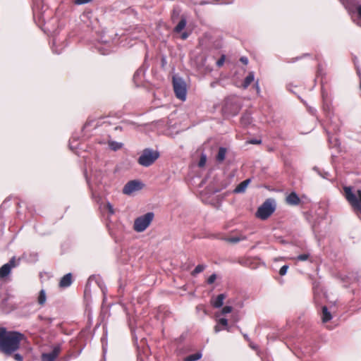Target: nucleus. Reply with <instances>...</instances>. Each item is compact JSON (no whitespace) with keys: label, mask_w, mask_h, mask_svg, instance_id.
<instances>
[{"label":"nucleus","mask_w":361,"mask_h":361,"mask_svg":"<svg viewBox=\"0 0 361 361\" xmlns=\"http://www.w3.org/2000/svg\"><path fill=\"white\" fill-rule=\"evenodd\" d=\"M24 335L18 331H10L0 345V350L6 355H11L19 349Z\"/></svg>","instance_id":"nucleus-1"},{"label":"nucleus","mask_w":361,"mask_h":361,"mask_svg":"<svg viewBox=\"0 0 361 361\" xmlns=\"http://www.w3.org/2000/svg\"><path fill=\"white\" fill-rule=\"evenodd\" d=\"M118 44L117 35H114V38L103 35L101 36L96 49L102 55H107L114 50V48Z\"/></svg>","instance_id":"nucleus-2"},{"label":"nucleus","mask_w":361,"mask_h":361,"mask_svg":"<svg viewBox=\"0 0 361 361\" xmlns=\"http://www.w3.org/2000/svg\"><path fill=\"white\" fill-rule=\"evenodd\" d=\"M104 173L101 170H94L90 178L86 177L87 182L93 197H96L102 190Z\"/></svg>","instance_id":"nucleus-3"},{"label":"nucleus","mask_w":361,"mask_h":361,"mask_svg":"<svg viewBox=\"0 0 361 361\" xmlns=\"http://www.w3.org/2000/svg\"><path fill=\"white\" fill-rule=\"evenodd\" d=\"M159 151L152 148H145L142 150L141 155L137 159V163L145 167H148L153 164L159 157Z\"/></svg>","instance_id":"nucleus-4"},{"label":"nucleus","mask_w":361,"mask_h":361,"mask_svg":"<svg viewBox=\"0 0 361 361\" xmlns=\"http://www.w3.org/2000/svg\"><path fill=\"white\" fill-rule=\"evenodd\" d=\"M345 196L348 202L353 207L357 214H361V190H357L355 194L352 191V188L345 186L343 188Z\"/></svg>","instance_id":"nucleus-5"},{"label":"nucleus","mask_w":361,"mask_h":361,"mask_svg":"<svg viewBox=\"0 0 361 361\" xmlns=\"http://www.w3.org/2000/svg\"><path fill=\"white\" fill-rule=\"evenodd\" d=\"M174 94L178 99L184 102L187 97V84L185 80L178 75L172 78Z\"/></svg>","instance_id":"nucleus-6"},{"label":"nucleus","mask_w":361,"mask_h":361,"mask_svg":"<svg viewBox=\"0 0 361 361\" xmlns=\"http://www.w3.org/2000/svg\"><path fill=\"white\" fill-rule=\"evenodd\" d=\"M154 217V214L152 212L137 217L134 221L133 229L138 233L145 231L153 221Z\"/></svg>","instance_id":"nucleus-7"},{"label":"nucleus","mask_w":361,"mask_h":361,"mask_svg":"<svg viewBox=\"0 0 361 361\" xmlns=\"http://www.w3.org/2000/svg\"><path fill=\"white\" fill-rule=\"evenodd\" d=\"M275 209L274 201L271 199H267L258 208L256 216L262 220H266L274 212Z\"/></svg>","instance_id":"nucleus-8"},{"label":"nucleus","mask_w":361,"mask_h":361,"mask_svg":"<svg viewBox=\"0 0 361 361\" xmlns=\"http://www.w3.org/2000/svg\"><path fill=\"white\" fill-rule=\"evenodd\" d=\"M240 109V105L234 99L227 98L222 107V111L227 116H235Z\"/></svg>","instance_id":"nucleus-9"},{"label":"nucleus","mask_w":361,"mask_h":361,"mask_svg":"<svg viewBox=\"0 0 361 361\" xmlns=\"http://www.w3.org/2000/svg\"><path fill=\"white\" fill-rule=\"evenodd\" d=\"M142 186V183L138 180H130L124 185L123 192L126 195H130L135 191L141 190Z\"/></svg>","instance_id":"nucleus-10"},{"label":"nucleus","mask_w":361,"mask_h":361,"mask_svg":"<svg viewBox=\"0 0 361 361\" xmlns=\"http://www.w3.org/2000/svg\"><path fill=\"white\" fill-rule=\"evenodd\" d=\"M286 200L288 204L293 206L298 205L300 202V199L295 192H291Z\"/></svg>","instance_id":"nucleus-11"},{"label":"nucleus","mask_w":361,"mask_h":361,"mask_svg":"<svg viewBox=\"0 0 361 361\" xmlns=\"http://www.w3.org/2000/svg\"><path fill=\"white\" fill-rule=\"evenodd\" d=\"M233 0H202L198 2L200 5H205V4H233ZM195 4H197L196 2Z\"/></svg>","instance_id":"nucleus-12"},{"label":"nucleus","mask_w":361,"mask_h":361,"mask_svg":"<svg viewBox=\"0 0 361 361\" xmlns=\"http://www.w3.org/2000/svg\"><path fill=\"white\" fill-rule=\"evenodd\" d=\"M72 283V274L71 273H68L64 275L59 282V286L61 288H68Z\"/></svg>","instance_id":"nucleus-13"},{"label":"nucleus","mask_w":361,"mask_h":361,"mask_svg":"<svg viewBox=\"0 0 361 361\" xmlns=\"http://www.w3.org/2000/svg\"><path fill=\"white\" fill-rule=\"evenodd\" d=\"M250 181H251L250 178H247V179L242 181L235 187V188L233 190V192L235 194L243 193L245 191V190H246L247 185H249V183H250Z\"/></svg>","instance_id":"nucleus-14"},{"label":"nucleus","mask_w":361,"mask_h":361,"mask_svg":"<svg viewBox=\"0 0 361 361\" xmlns=\"http://www.w3.org/2000/svg\"><path fill=\"white\" fill-rule=\"evenodd\" d=\"M321 318L323 323H326L332 319V315L326 306L322 307Z\"/></svg>","instance_id":"nucleus-15"},{"label":"nucleus","mask_w":361,"mask_h":361,"mask_svg":"<svg viewBox=\"0 0 361 361\" xmlns=\"http://www.w3.org/2000/svg\"><path fill=\"white\" fill-rule=\"evenodd\" d=\"M323 111L325 113L326 118L329 119L331 124H332V106L331 104L329 102H328V101L323 102Z\"/></svg>","instance_id":"nucleus-16"},{"label":"nucleus","mask_w":361,"mask_h":361,"mask_svg":"<svg viewBox=\"0 0 361 361\" xmlns=\"http://www.w3.org/2000/svg\"><path fill=\"white\" fill-rule=\"evenodd\" d=\"M298 348L304 356L310 355L312 353V348L310 346H306L305 343H302V341H298Z\"/></svg>","instance_id":"nucleus-17"},{"label":"nucleus","mask_w":361,"mask_h":361,"mask_svg":"<svg viewBox=\"0 0 361 361\" xmlns=\"http://www.w3.org/2000/svg\"><path fill=\"white\" fill-rule=\"evenodd\" d=\"M187 20L183 16H181L180 20L178 22L177 25L173 28V32L176 33H180L186 26Z\"/></svg>","instance_id":"nucleus-18"},{"label":"nucleus","mask_w":361,"mask_h":361,"mask_svg":"<svg viewBox=\"0 0 361 361\" xmlns=\"http://www.w3.org/2000/svg\"><path fill=\"white\" fill-rule=\"evenodd\" d=\"M227 152V149L224 147H220L219 152L216 156V160L219 163H221L224 161Z\"/></svg>","instance_id":"nucleus-19"},{"label":"nucleus","mask_w":361,"mask_h":361,"mask_svg":"<svg viewBox=\"0 0 361 361\" xmlns=\"http://www.w3.org/2000/svg\"><path fill=\"white\" fill-rule=\"evenodd\" d=\"M226 295L224 293L218 295L214 301L212 302L213 307L215 308H219L222 307Z\"/></svg>","instance_id":"nucleus-20"},{"label":"nucleus","mask_w":361,"mask_h":361,"mask_svg":"<svg viewBox=\"0 0 361 361\" xmlns=\"http://www.w3.org/2000/svg\"><path fill=\"white\" fill-rule=\"evenodd\" d=\"M255 80V73L253 71L249 72L248 75L245 77L243 82V87L244 89H247L250 85Z\"/></svg>","instance_id":"nucleus-21"},{"label":"nucleus","mask_w":361,"mask_h":361,"mask_svg":"<svg viewBox=\"0 0 361 361\" xmlns=\"http://www.w3.org/2000/svg\"><path fill=\"white\" fill-rule=\"evenodd\" d=\"M252 121L251 114L249 112L244 113L240 118V123L243 126H247Z\"/></svg>","instance_id":"nucleus-22"},{"label":"nucleus","mask_w":361,"mask_h":361,"mask_svg":"<svg viewBox=\"0 0 361 361\" xmlns=\"http://www.w3.org/2000/svg\"><path fill=\"white\" fill-rule=\"evenodd\" d=\"M11 267L5 264L0 268V278H4L8 276L11 271Z\"/></svg>","instance_id":"nucleus-23"},{"label":"nucleus","mask_w":361,"mask_h":361,"mask_svg":"<svg viewBox=\"0 0 361 361\" xmlns=\"http://www.w3.org/2000/svg\"><path fill=\"white\" fill-rule=\"evenodd\" d=\"M47 301V295L46 292L44 289H42L37 297V302L39 305L43 306L46 303Z\"/></svg>","instance_id":"nucleus-24"},{"label":"nucleus","mask_w":361,"mask_h":361,"mask_svg":"<svg viewBox=\"0 0 361 361\" xmlns=\"http://www.w3.org/2000/svg\"><path fill=\"white\" fill-rule=\"evenodd\" d=\"M219 325H221L224 326V329H226L228 327V320L226 318H221L219 319L218 324L215 326L214 330L215 332H219L221 330V329L219 328Z\"/></svg>","instance_id":"nucleus-25"},{"label":"nucleus","mask_w":361,"mask_h":361,"mask_svg":"<svg viewBox=\"0 0 361 361\" xmlns=\"http://www.w3.org/2000/svg\"><path fill=\"white\" fill-rule=\"evenodd\" d=\"M202 356V353L197 352L196 353L190 355L184 358V361H196L200 360Z\"/></svg>","instance_id":"nucleus-26"},{"label":"nucleus","mask_w":361,"mask_h":361,"mask_svg":"<svg viewBox=\"0 0 361 361\" xmlns=\"http://www.w3.org/2000/svg\"><path fill=\"white\" fill-rule=\"evenodd\" d=\"M109 147L111 149L117 151L122 148L123 143L111 140L109 142Z\"/></svg>","instance_id":"nucleus-27"},{"label":"nucleus","mask_w":361,"mask_h":361,"mask_svg":"<svg viewBox=\"0 0 361 361\" xmlns=\"http://www.w3.org/2000/svg\"><path fill=\"white\" fill-rule=\"evenodd\" d=\"M247 239V237L245 235H240V236H233L228 238L226 239V241L231 243H237L240 241L245 240Z\"/></svg>","instance_id":"nucleus-28"},{"label":"nucleus","mask_w":361,"mask_h":361,"mask_svg":"<svg viewBox=\"0 0 361 361\" xmlns=\"http://www.w3.org/2000/svg\"><path fill=\"white\" fill-rule=\"evenodd\" d=\"M207 267L204 264H198L195 269L192 271L191 275L195 276L197 274L202 272Z\"/></svg>","instance_id":"nucleus-29"},{"label":"nucleus","mask_w":361,"mask_h":361,"mask_svg":"<svg viewBox=\"0 0 361 361\" xmlns=\"http://www.w3.org/2000/svg\"><path fill=\"white\" fill-rule=\"evenodd\" d=\"M10 331H7L5 327H0V345L2 343V341L7 336Z\"/></svg>","instance_id":"nucleus-30"},{"label":"nucleus","mask_w":361,"mask_h":361,"mask_svg":"<svg viewBox=\"0 0 361 361\" xmlns=\"http://www.w3.org/2000/svg\"><path fill=\"white\" fill-rule=\"evenodd\" d=\"M56 357L54 355H52L50 353H43L42 355V361H54Z\"/></svg>","instance_id":"nucleus-31"},{"label":"nucleus","mask_w":361,"mask_h":361,"mask_svg":"<svg viewBox=\"0 0 361 361\" xmlns=\"http://www.w3.org/2000/svg\"><path fill=\"white\" fill-rule=\"evenodd\" d=\"M19 262H20V259H16L15 257H13L8 261V262H7L6 264H8L11 267V268L12 269V268L18 267L19 264Z\"/></svg>","instance_id":"nucleus-32"},{"label":"nucleus","mask_w":361,"mask_h":361,"mask_svg":"<svg viewBox=\"0 0 361 361\" xmlns=\"http://www.w3.org/2000/svg\"><path fill=\"white\" fill-rule=\"evenodd\" d=\"M78 137L73 135L69 141V147L71 150H73L74 149H76L78 147V144H74L75 142H77Z\"/></svg>","instance_id":"nucleus-33"},{"label":"nucleus","mask_w":361,"mask_h":361,"mask_svg":"<svg viewBox=\"0 0 361 361\" xmlns=\"http://www.w3.org/2000/svg\"><path fill=\"white\" fill-rule=\"evenodd\" d=\"M310 257V254L309 253H304V254H301V255H298L296 257H295V259L297 261H306L309 259Z\"/></svg>","instance_id":"nucleus-34"},{"label":"nucleus","mask_w":361,"mask_h":361,"mask_svg":"<svg viewBox=\"0 0 361 361\" xmlns=\"http://www.w3.org/2000/svg\"><path fill=\"white\" fill-rule=\"evenodd\" d=\"M104 209L107 210L109 215H113L115 212L113 205L109 202L106 203V204L104 207Z\"/></svg>","instance_id":"nucleus-35"},{"label":"nucleus","mask_w":361,"mask_h":361,"mask_svg":"<svg viewBox=\"0 0 361 361\" xmlns=\"http://www.w3.org/2000/svg\"><path fill=\"white\" fill-rule=\"evenodd\" d=\"M144 73H145V70L143 68H140L137 69L136 71V72L134 73L133 80L135 81L139 77L144 75Z\"/></svg>","instance_id":"nucleus-36"},{"label":"nucleus","mask_w":361,"mask_h":361,"mask_svg":"<svg viewBox=\"0 0 361 361\" xmlns=\"http://www.w3.org/2000/svg\"><path fill=\"white\" fill-rule=\"evenodd\" d=\"M61 351V346L59 345H55L53 348V350H51V352H50V353L52 355H54V357H57L59 353Z\"/></svg>","instance_id":"nucleus-37"},{"label":"nucleus","mask_w":361,"mask_h":361,"mask_svg":"<svg viewBox=\"0 0 361 361\" xmlns=\"http://www.w3.org/2000/svg\"><path fill=\"white\" fill-rule=\"evenodd\" d=\"M326 133L328 134V140H329V142L332 144L334 147L336 146H338L340 145L339 142H338V140L337 138H334V141L333 142V137L329 135V131L327 130L326 131Z\"/></svg>","instance_id":"nucleus-38"},{"label":"nucleus","mask_w":361,"mask_h":361,"mask_svg":"<svg viewBox=\"0 0 361 361\" xmlns=\"http://www.w3.org/2000/svg\"><path fill=\"white\" fill-rule=\"evenodd\" d=\"M314 170L316 171L319 176H321L322 178L329 179V173L328 172H324V173H322L320 170L317 167H314Z\"/></svg>","instance_id":"nucleus-39"},{"label":"nucleus","mask_w":361,"mask_h":361,"mask_svg":"<svg viewBox=\"0 0 361 361\" xmlns=\"http://www.w3.org/2000/svg\"><path fill=\"white\" fill-rule=\"evenodd\" d=\"M206 161H207V157H206V155L202 154V155L201 156V158H200V161H199L198 166H199L200 167H202V166H204L205 165V164H206Z\"/></svg>","instance_id":"nucleus-40"},{"label":"nucleus","mask_w":361,"mask_h":361,"mask_svg":"<svg viewBox=\"0 0 361 361\" xmlns=\"http://www.w3.org/2000/svg\"><path fill=\"white\" fill-rule=\"evenodd\" d=\"M288 269V265L285 264V265L282 266L281 268L279 270V274L281 276L286 275V273H287Z\"/></svg>","instance_id":"nucleus-41"},{"label":"nucleus","mask_w":361,"mask_h":361,"mask_svg":"<svg viewBox=\"0 0 361 361\" xmlns=\"http://www.w3.org/2000/svg\"><path fill=\"white\" fill-rule=\"evenodd\" d=\"M225 59H226V56L225 55H221V56L218 59V61H216V66L218 67H221L224 65V61H225Z\"/></svg>","instance_id":"nucleus-42"},{"label":"nucleus","mask_w":361,"mask_h":361,"mask_svg":"<svg viewBox=\"0 0 361 361\" xmlns=\"http://www.w3.org/2000/svg\"><path fill=\"white\" fill-rule=\"evenodd\" d=\"M232 307L231 306H225L223 307L222 310H221V312L223 314H228L230 312H231L232 311Z\"/></svg>","instance_id":"nucleus-43"},{"label":"nucleus","mask_w":361,"mask_h":361,"mask_svg":"<svg viewBox=\"0 0 361 361\" xmlns=\"http://www.w3.org/2000/svg\"><path fill=\"white\" fill-rule=\"evenodd\" d=\"M216 279V274H212V275H211V276L207 279V283H208V284H212V283L215 281Z\"/></svg>","instance_id":"nucleus-44"},{"label":"nucleus","mask_w":361,"mask_h":361,"mask_svg":"<svg viewBox=\"0 0 361 361\" xmlns=\"http://www.w3.org/2000/svg\"><path fill=\"white\" fill-rule=\"evenodd\" d=\"M92 0H75L74 3L76 5H82L91 2Z\"/></svg>","instance_id":"nucleus-45"},{"label":"nucleus","mask_w":361,"mask_h":361,"mask_svg":"<svg viewBox=\"0 0 361 361\" xmlns=\"http://www.w3.org/2000/svg\"><path fill=\"white\" fill-rule=\"evenodd\" d=\"M348 277L353 280L352 283L353 282H356V281H359V276H358V274L357 273L356 274H352V276H349Z\"/></svg>","instance_id":"nucleus-46"},{"label":"nucleus","mask_w":361,"mask_h":361,"mask_svg":"<svg viewBox=\"0 0 361 361\" xmlns=\"http://www.w3.org/2000/svg\"><path fill=\"white\" fill-rule=\"evenodd\" d=\"M13 358L16 360V361H23V357L22 355H20V353H15L13 355Z\"/></svg>","instance_id":"nucleus-47"},{"label":"nucleus","mask_w":361,"mask_h":361,"mask_svg":"<svg viewBox=\"0 0 361 361\" xmlns=\"http://www.w3.org/2000/svg\"><path fill=\"white\" fill-rule=\"evenodd\" d=\"M322 97L323 102H327L328 93L324 89H322Z\"/></svg>","instance_id":"nucleus-48"},{"label":"nucleus","mask_w":361,"mask_h":361,"mask_svg":"<svg viewBox=\"0 0 361 361\" xmlns=\"http://www.w3.org/2000/svg\"><path fill=\"white\" fill-rule=\"evenodd\" d=\"M178 15H179V12L176 11V9H173V13H172V16H171V19H172L173 22L175 21V20L177 18Z\"/></svg>","instance_id":"nucleus-49"},{"label":"nucleus","mask_w":361,"mask_h":361,"mask_svg":"<svg viewBox=\"0 0 361 361\" xmlns=\"http://www.w3.org/2000/svg\"><path fill=\"white\" fill-rule=\"evenodd\" d=\"M317 74V76H319V75L322 76L323 75V68H322V66L321 64L318 65Z\"/></svg>","instance_id":"nucleus-50"},{"label":"nucleus","mask_w":361,"mask_h":361,"mask_svg":"<svg viewBox=\"0 0 361 361\" xmlns=\"http://www.w3.org/2000/svg\"><path fill=\"white\" fill-rule=\"evenodd\" d=\"M240 61L245 65L248 63V59L246 56H241Z\"/></svg>","instance_id":"nucleus-51"},{"label":"nucleus","mask_w":361,"mask_h":361,"mask_svg":"<svg viewBox=\"0 0 361 361\" xmlns=\"http://www.w3.org/2000/svg\"><path fill=\"white\" fill-rule=\"evenodd\" d=\"M356 11L357 13L359 18L361 19V5L357 6Z\"/></svg>","instance_id":"nucleus-52"},{"label":"nucleus","mask_w":361,"mask_h":361,"mask_svg":"<svg viewBox=\"0 0 361 361\" xmlns=\"http://www.w3.org/2000/svg\"><path fill=\"white\" fill-rule=\"evenodd\" d=\"M39 317L40 319H44L46 321H47L49 324H51L52 322V321H53V319L51 318V317H44V318L42 316H39Z\"/></svg>","instance_id":"nucleus-53"},{"label":"nucleus","mask_w":361,"mask_h":361,"mask_svg":"<svg viewBox=\"0 0 361 361\" xmlns=\"http://www.w3.org/2000/svg\"><path fill=\"white\" fill-rule=\"evenodd\" d=\"M189 37V34L186 32H184L181 34V39H186Z\"/></svg>","instance_id":"nucleus-54"},{"label":"nucleus","mask_w":361,"mask_h":361,"mask_svg":"<svg viewBox=\"0 0 361 361\" xmlns=\"http://www.w3.org/2000/svg\"><path fill=\"white\" fill-rule=\"evenodd\" d=\"M166 63V59L165 56H162L161 58V66L164 67Z\"/></svg>","instance_id":"nucleus-55"},{"label":"nucleus","mask_w":361,"mask_h":361,"mask_svg":"<svg viewBox=\"0 0 361 361\" xmlns=\"http://www.w3.org/2000/svg\"><path fill=\"white\" fill-rule=\"evenodd\" d=\"M333 130L336 132V131H338L340 129H339V127L338 125H336L335 126L333 127Z\"/></svg>","instance_id":"nucleus-56"},{"label":"nucleus","mask_w":361,"mask_h":361,"mask_svg":"<svg viewBox=\"0 0 361 361\" xmlns=\"http://www.w3.org/2000/svg\"><path fill=\"white\" fill-rule=\"evenodd\" d=\"M250 142L252 143V144H257V143H260L261 141L260 140H251Z\"/></svg>","instance_id":"nucleus-57"},{"label":"nucleus","mask_w":361,"mask_h":361,"mask_svg":"<svg viewBox=\"0 0 361 361\" xmlns=\"http://www.w3.org/2000/svg\"><path fill=\"white\" fill-rule=\"evenodd\" d=\"M317 110L315 109H310V112L312 114H314L316 113Z\"/></svg>","instance_id":"nucleus-58"},{"label":"nucleus","mask_w":361,"mask_h":361,"mask_svg":"<svg viewBox=\"0 0 361 361\" xmlns=\"http://www.w3.org/2000/svg\"><path fill=\"white\" fill-rule=\"evenodd\" d=\"M302 57V56H300V57H296V58L293 59L292 61H290V62L293 63V62H295V61H296L299 60V59H301Z\"/></svg>","instance_id":"nucleus-59"},{"label":"nucleus","mask_w":361,"mask_h":361,"mask_svg":"<svg viewBox=\"0 0 361 361\" xmlns=\"http://www.w3.org/2000/svg\"><path fill=\"white\" fill-rule=\"evenodd\" d=\"M255 86H256V89H257V92H259V87L258 82H257L255 83Z\"/></svg>","instance_id":"nucleus-60"},{"label":"nucleus","mask_w":361,"mask_h":361,"mask_svg":"<svg viewBox=\"0 0 361 361\" xmlns=\"http://www.w3.org/2000/svg\"><path fill=\"white\" fill-rule=\"evenodd\" d=\"M243 337H244L247 341H249V340H250L248 335H247V334H243Z\"/></svg>","instance_id":"nucleus-61"},{"label":"nucleus","mask_w":361,"mask_h":361,"mask_svg":"<svg viewBox=\"0 0 361 361\" xmlns=\"http://www.w3.org/2000/svg\"><path fill=\"white\" fill-rule=\"evenodd\" d=\"M262 361H272V360L269 358H263Z\"/></svg>","instance_id":"nucleus-62"},{"label":"nucleus","mask_w":361,"mask_h":361,"mask_svg":"<svg viewBox=\"0 0 361 361\" xmlns=\"http://www.w3.org/2000/svg\"><path fill=\"white\" fill-rule=\"evenodd\" d=\"M52 50H53L54 52H55L57 54H59L61 53V51H58L57 50H56L54 49H52Z\"/></svg>","instance_id":"nucleus-63"},{"label":"nucleus","mask_w":361,"mask_h":361,"mask_svg":"<svg viewBox=\"0 0 361 361\" xmlns=\"http://www.w3.org/2000/svg\"><path fill=\"white\" fill-rule=\"evenodd\" d=\"M93 278H94V276H90V278H89L88 281L92 280Z\"/></svg>","instance_id":"nucleus-64"}]
</instances>
